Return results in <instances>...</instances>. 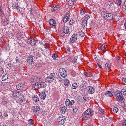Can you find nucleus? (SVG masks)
Here are the masks:
<instances>
[{"label": "nucleus", "mask_w": 126, "mask_h": 126, "mask_svg": "<svg viewBox=\"0 0 126 126\" xmlns=\"http://www.w3.org/2000/svg\"><path fill=\"white\" fill-rule=\"evenodd\" d=\"M94 114L91 109H88L83 114L82 116L86 119L91 117Z\"/></svg>", "instance_id": "1"}, {"label": "nucleus", "mask_w": 126, "mask_h": 126, "mask_svg": "<svg viewBox=\"0 0 126 126\" xmlns=\"http://www.w3.org/2000/svg\"><path fill=\"white\" fill-rule=\"evenodd\" d=\"M102 17L106 20H110L113 17V15L111 13H108L105 11H102L101 13Z\"/></svg>", "instance_id": "2"}, {"label": "nucleus", "mask_w": 126, "mask_h": 126, "mask_svg": "<svg viewBox=\"0 0 126 126\" xmlns=\"http://www.w3.org/2000/svg\"><path fill=\"white\" fill-rule=\"evenodd\" d=\"M121 92L118 90H117L114 92V95L116 97L118 101L122 102L125 100Z\"/></svg>", "instance_id": "3"}, {"label": "nucleus", "mask_w": 126, "mask_h": 126, "mask_svg": "<svg viewBox=\"0 0 126 126\" xmlns=\"http://www.w3.org/2000/svg\"><path fill=\"white\" fill-rule=\"evenodd\" d=\"M46 86L45 82H37L35 84H33V87H34L35 88H37L39 89L41 88H45Z\"/></svg>", "instance_id": "4"}, {"label": "nucleus", "mask_w": 126, "mask_h": 126, "mask_svg": "<svg viewBox=\"0 0 126 126\" xmlns=\"http://www.w3.org/2000/svg\"><path fill=\"white\" fill-rule=\"evenodd\" d=\"M65 117L63 115L59 116L57 120L59 125H62L65 122Z\"/></svg>", "instance_id": "5"}, {"label": "nucleus", "mask_w": 126, "mask_h": 126, "mask_svg": "<svg viewBox=\"0 0 126 126\" xmlns=\"http://www.w3.org/2000/svg\"><path fill=\"white\" fill-rule=\"evenodd\" d=\"M55 75V74L54 73H51L50 75L46 78L45 79L46 82H51L52 81L54 78V75Z\"/></svg>", "instance_id": "6"}, {"label": "nucleus", "mask_w": 126, "mask_h": 126, "mask_svg": "<svg viewBox=\"0 0 126 126\" xmlns=\"http://www.w3.org/2000/svg\"><path fill=\"white\" fill-rule=\"evenodd\" d=\"M59 72L61 76L63 77H65L66 76V73L64 68H60Z\"/></svg>", "instance_id": "7"}, {"label": "nucleus", "mask_w": 126, "mask_h": 126, "mask_svg": "<svg viewBox=\"0 0 126 126\" xmlns=\"http://www.w3.org/2000/svg\"><path fill=\"white\" fill-rule=\"evenodd\" d=\"M49 23L52 27L55 28H56V21L53 19H51L49 21Z\"/></svg>", "instance_id": "8"}, {"label": "nucleus", "mask_w": 126, "mask_h": 126, "mask_svg": "<svg viewBox=\"0 0 126 126\" xmlns=\"http://www.w3.org/2000/svg\"><path fill=\"white\" fill-rule=\"evenodd\" d=\"M77 35L76 34H74L71 36L70 41L71 43H73L77 40Z\"/></svg>", "instance_id": "9"}, {"label": "nucleus", "mask_w": 126, "mask_h": 126, "mask_svg": "<svg viewBox=\"0 0 126 126\" xmlns=\"http://www.w3.org/2000/svg\"><path fill=\"white\" fill-rule=\"evenodd\" d=\"M21 95V94L18 92H16L13 93L12 96L15 99H17Z\"/></svg>", "instance_id": "10"}, {"label": "nucleus", "mask_w": 126, "mask_h": 126, "mask_svg": "<svg viewBox=\"0 0 126 126\" xmlns=\"http://www.w3.org/2000/svg\"><path fill=\"white\" fill-rule=\"evenodd\" d=\"M27 62L30 64L32 63L33 61V56L32 55H30L28 56L27 59Z\"/></svg>", "instance_id": "11"}, {"label": "nucleus", "mask_w": 126, "mask_h": 126, "mask_svg": "<svg viewBox=\"0 0 126 126\" xmlns=\"http://www.w3.org/2000/svg\"><path fill=\"white\" fill-rule=\"evenodd\" d=\"M70 16V15L69 14H65L63 18V22L64 23L66 22L69 19Z\"/></svg>", "instance_id": "12"}, {"label": "nucleus", "mask_w": 126, "mask_h": 126, "mask_svg": "<svg viewBox=\"0 0 126 126\" xmlns=\"http://www.w3.org/2000/svg\"><path fill=\"white\" fill-rule=\"evenodd\" d=\"M63 32L65 34H67L69 32V28L67 26H64L63 28Z\"/></svg>", "instance_id": "13"}, {"label": "nucleus", "mask_w": 126, "mask_h": 126, "mask_svg": "<svg viewBox=\"0 0 126 126\" xmlns=\"http://www.w3.org/2000/svg\"><path fill=\"white\" fill-rule=\"evenodd\" d=\"M40 98L44 100L46 98V95L45 91L41 92L39 94Z\"/></svg>", "instance_id": "14"}, {"label": "nucleus", "mask_w": 126, "mask_h": 126, "mask_svg": "<svg viewBox=\"0 0 126 126\" xmlns=\"http://www.w3.org/2000/svg\"><path fill=\"white\" fill-rule=\"evenodd\" d=\"M61 113L62 114H64L66 111L67 109V108L64 105L61 104Z\"/></svg>", "instance_id": "15"}, {"label": "nucleus", "mask_w": 126, "mask_h": 126, "mask_svg": "<svg viewBox=\"0 0 126 126\" xmlns=\"http://www.w3.org/2000/svg\"><path fill=\"white\" fill-rule=\"evenodd\" d=\"M23 86L24 84L22 83H20L16 85V88L17 90H21L23 88Z\"/></svg>", "instance_id": "16"}, {"label": "nucleus", "mask_w": 126, "mask_h": 126, "mask_svg": "<svg viewBox=\"0 0 126 126\" xmlns=\"http://www.w3.org/2000/svg\"><path fill=\"white\" fill-rule=\"evenodd\" d=\"M32 108V111L34 112H36L39 111L40 110V108L37 106H34Z\"/></svg>", "instance_id": "17"}, {"label": "nucleus", "mask_w": 126, "mask_h": 126, "mask_svg": "<svg viewBox=\"0 0 126 126\" xmlns=\"http://www.w3.org/2000/svg\"><path fill=\"white\" fill-rule=\"evenodd\" d=\"M87 21L86 20L83 19L82 22H81L82 25L84 28H86L87 25Z\"/></svg>", "instance_id": "18"}, {"label": "nucleus", "mask_w": 126, "mask_h": 126, "mask_svg": "<svg viewBox=\"0 0 126 126\" xmlns=\"http://www.w3.org/2000/svg\"><path fill=\"white\" fill-rule=\"evenodd\" d=\"M113 93L110 91H107L105 93V95L107 97H111L113 95Z\"/></svg>", "instance_id": "19"}, {"label": "nucleus", "mask_w": 126, "mask_h": 126, "mask_svg": "<svg viewBox=\"0 0 126 126\" xmlns=\"http://www.w3.org/2000/svg\"><path fill=\"white\" fill-rule=\"evenodd\" d=\"M64 84L66 86H68L70 85L69 81L67 79H65L64 80Z\"/></svg>", "instance_id": "20"}, {"label": "nucleus", "mask_w": 126, "mask_h": 126, "mask_svg": "<svg viewBox=\"0 0 126 126\" xmlns=\"http://www.w3.org/2000/svg\"><path fill=\"white\" fill-rule=\"evenodd\" d=\"M32 98L33 101L35 102H37L39 100V97L36 95H35L32 97Z\"/></svg>", "instance_id": "21"}, {"label": "nucleus", "mask_w": 126, "mask_h": 126, "mask_svg": "<svg viewBox=\"0 0 126 126\" xmlns=\"http://www.w3.org/2000/svg\"><path fill=\"white\" fill-rule=\"evenodd\" d=\"M105 66V67H107L106 69L108 71L110 69V68L111 67V65L110 63H107L106 64Z\"/></svg>", "instance_id": "22"}, {"label": "nucleus", "mask_w": 126, "mask_h": 126, "mask_svg": "<svg viewBox=\"0 0 126 126\" xmlns=\"http://www.w3.org/2000/svg\"><path fill=\"white\" fill-rule=\"evenodd\" d=\"M2 85L7 88H8L10 86V83L8 82H2Z\"/></svg>", "instance_id": "23"}, {"label": "nucleus", "mask_w": 126, "mask_h": 126, "mask_svg": "<svg viewBox=\"0 0 126 126\" xmlns=\"http://www.w3.org/2000/svg\"><path fill=\"white\" fill-rule=\"evenodd\" d=\"M88 92L90 94H92L94 92V89L93 87H91L88 90Z\"/></svg>", "instance_id": "24"}, {"label": "nucleus", "mask_w": 126, "mask_h": 126, "mask_svg": "<svg viewBox=\"0 0 126 126\" xmlns=\"http://www.w3.org/2000/svg\"><path fill=\"white\" fill-rule=\"evenodd\" d=\"M78 106L77 105H76L74 106L73 107V111L74 112L76 113L78 110Z\"/></svg>", "instance_id": "25"}, {"label": "nucleus", "mask_w": 126, "mask_h": 126, "mask_svg": "<svg viewBox=\"0 0 126 126\" xmlns=\"http://www.w3.org/2000/svg\"><path fill=\"white\" fill-rule=\"evenodd\" d=\"M34 123L33 119H30L28 120V124L30 125H33Z\"/></svg>", "instance_id": "26"}, {"label": "nucleus", "mask_w": 126, "mask_h": 126, "mask_svg": "<svg viewBox=\"0 0 126 126\" xmlns=\"http://www.w3.org/2000/svg\"><path fill=\"white\" fill-rule=\"evenodd\" d=\"M9 21L7 19H4V20L3 21L2 24L3 25L5 26L8 24Z\"/></svg>", "instance_id": "27"}, {"label": "nucleus", "mask_w": 126, "mask_h": 126, "mask_svg": "<svg viewBox=\"0 0 126 126\" xmlns=\"http://www.w3.org/2000/svg\"><path fill=\"white\" fill-rule=\"evenodd\" d=\"M30 44L32 46L36 44V42L35 41L34 39H32L30 40Z\"/></svg>", "instance_id": "28"}, {"label": "nucleus", "mask_w": 126, "mask_h": 126, "mask_svg": "<svg viewBox=\"0 0 126 126\" xmlns=\"http://www.w3.org/2000/svg\"><path fill=\"white\" fill-rule=\"evenodd\" d=\"M8 75H7L5 74V75H3L2 78V80L3 81L6 80L8 79Z\"/></svg>", "instance_id": "29"}, {"label": "nucleus", "mask_w": 126, "mask_h": 126, "mask_svg": "<svg viewBox=\"0 0 126 126\" xmlns=\"http://www.w3.org/2000/svg\"><path fill=\"white\" fill-rule=\"evenodd\" d=\"M77 33L81 37H82L85 35V33L82 32L81 31L78 32Z\"/></svg>", "instance_id": "30"}, {"label": "nucleus", "mask_w": 126, "mask_h": 126, "mask_svg": "<svg viewBox=\"0 0 126 126\" xmlns=\"http://www.w3.org/2000/svg\"><path fill=\"white\" fill-rule=\"evenodd\" d=\"M115 2L116 4L120 6L121 5L122 2V0H115Z\"/></svg>", "instance_id": "31"}, {"label": "nucleus", "mask_w": 126, "mask_h": 126, "mask_svg": "<svg viewBox=\"0 0 126 126\" xmlns=\"http://www.w3.org/2000/svg\"><path fill=\"white\" fill-rule=\"evenodd\" d=\"M70 99H67L65 100V105L67 106H70Z\"/></svg>", "instance_id": "32"}, {"label": "nucleus", "mask_w": 126, "mask_h": 126, "mask_svg": "<svg viewBox=\"0 0 126 126\" xmlns=\"http://www.w3.org/2000/svg\"><path fill=\"white\" fill-rule=\"evenodd\" d=\"M104 110L102 109H100L98 111V112L101 115H102L104 114Z\"/></svg>", "instance_id": "33"}, {"label": "nucleus", "mask_w": 126, "mask_h": 126, "mask_svg": "<svg viewBox=\"0 0 126 126\" xmlns=\"http://www.w3.org/2000/svg\"><path fill=\"white\" fill-rule=\"evenodd\" d=\"M118 111V108L116 107H114L113 108V111L115 113H117Z\"/></svg>", "instance_id": "34"}, {"label": "nucleus", "mask_w": 126, "mask_h": 126, "mask_svg": "<svg viewBox=\"0 0 126 126\" xmlns=\"http://www.w3.org/2000/svg\"><path fill=\"white\" fill-rule=\"evenodd\" d=\"M78 87L77 84L76 83H74L72 84V88L73 89H76Z\"/></svg>", "instance_id": "35"}, {"label": "nucleus", "mask_w": 126, "mask_h": 126, "mask_svg": "<svg viewBox=\"0 0 126 126\" xmlns=\"http://www.w3.org/2000/svg\"><path fill=\"white\" fill-rule=\"evenodd\" d=\"M75 21L74 19H71L69 22V24L70 25L73 24L75 22Z\"/></svg>", "instance_id": "36"}, {"label": "nucleus", "mask_w": 126, "mask_h": 126, "mask_svg": "<svg viewBox=\"0 0 126 126\" xmlns=\"http://www.w3.org/2000/svg\"><path fill=\"white\" fill-rule=\"evenodd\" d=\"M121 92L123 94V95H125L126 96V89H123L121 90Z\"/></svg>", "instance_id": "37"}, {"label": "nucleus", "mask_w": 126, "mask_h": 126, "mask_svg": "<svg viewBox=\"0 0 126 126\" xmlns=\"http://www.w3.org/2000/svg\"><path fill=\"white\" fill-rule=\"evenodd\" d=\"M122 8L123 10H126V0L124 3L123 4Z\"/></svg>", "instance_id": "38"}, {"label": "nucleus", "mask_w": 126, "mask_h": 126, "mask_svg": "<svg viewBox=\"0 0 126 126\" xmlns=\"http://www.w3.org/2000/svg\"><path fill=\"white\" fill-rule=\"evenodd\" d=\"M73 1L72 0H69L68 2V4L69 5L71 6L74 3V0Z\"/></svg>", "instance_id": "39"}, {"label": "nucleus", "mask_w": 126, "mask_h": 126, "mask_svg": "<svg viewBox=\"0 0 126 126\" xmlns=\"http://www.w3.org/2000/svg\"><path fill=\"white\" fill-rule=\"evenodd\" d=\"M85 74L86 76H87L88 77H90L92 76L91 74L90 73L89 71L86 72Z\"/></svg>", "instance_id": "40"}, {"label": "nucleus", "mask_w": 126, "mask_h": 126, "mask_svg": "<svg viewBox=\"0 0 126 126\" xmlns=\"http://www.w3.org/2000/svg\"><path fill=\"white\" fill-rule=\"evenodd\" d=\"M57 5H56L55 6H54V7L53 8H51V10L52 11H56L57 10Z\"/></svg>", "instance_id": "41"}, {"label": "nucleus", "mask_w": 126, "mask_h": 126, "mask_svg": "<svg viewBox=\"0 0 126 126\" xmlns=\"http://www.w3.org/2000/svg\"><path fill=\"white\" fill-rule=\"evenodd\" d=\"M85 13V11L84 10L82 9H81L80 12V13L81 15H84Z\"/></svg>", "instance_id": "42"}, {"label": "nucleus", "mask_w": 126, "mask_h": 126, "mask_svg": "<svg viewBox=\"0 0 126 126\" xmlns=\"http://www.w3.org/2000/svg\"><path fill=\"white\" fill-rule=\"evenodd\" d=\"M100 49L102 51H104L106 49V47L105 46L102 45V46L100 47Z\"/></svg>", "instance_id": "43"}, {"label": "nucleus", "mask_w": 126, "mask_h": 126, "mask_svg": "<svg viewBox=\"0 0 126 126\" xmlns=\"http://www.w3.org/2000/svg\"><path fill=\"white\" fill-rule=\"evenodd\" d=\"M78 57L77 56H75L74 57V59L72 60V62L75 63L76 62V60L78 59Z\"/></svg>", "instance_id": "44"}, {"label": "nucleus", "mask_w": 126, "mask_h": 126, "mask_svg": "<svg viewBox=\"0 0 126 126\" xmlns=\"http://www.w3.org/2000/svg\"><path fill=\"white\" fill-rule=\"evenodd\" d=\"M70 106H72L75 103V101L74 100H70Z\"/></svg>", "instance_id": "45"}, {"label": "nucleus", "mask_w": 126, "mask_h": 126, "mask_svg": "<svg viewBox=\"0 0 126 126\" xmlns=\"http://www.w3.org/2000/svg\"><path fill=\"white\" fill-rule=\"evenodd\" d=\"M122 124L123 126H126V120H125L123 121Z\"/></svg>", "instance_id": "46"}, {"label": "nucleus", "mask_w": 126, "mask_h": 126, "mask_svg": "<svg viewBox=\"0 0 126 126\" xmlns=\"http://www.w3.org/2000/svg\"><path fill=\"white\" fill-rule=\"evenodd\" d=\"M58 55L57 54H54L52 56V58L54 59H56L57 58Z\"/></svg>", "instance_id": "47"}, {"label": "nucleus", "mask_w": 126, "mask_h": 126, "mask_svg": "<svg viewBox=\"0 0 126 126\" xmlns=\"http://www.w3.org/2000/svg\"><path fill=\"white\" fill-rule=\"evenodd\" d=\"M84 18L86 20H88L90 18V17L88 15H86L84 16Z\"/></svg>", "instance_id": "48"}, {"label": "nucleus", "mask_w": 126, "mask_h": 126, "mask_svg": "<svg viewBox=\"0 0 126 126\" xmlns=\"http://www.w3.org/2000/svg\"><path fill=\"white\" fill-rule=\"evenodd\" d=\"M75 74L76 72L74 71H73L72 72L71 74L73 76H74L75 75Z\"/></svg>", "instance_id": "49"}, {"label": "nucleus", "mask_w": 126, "mask_h": 126, "mask_svg": "<svg viewBox=\"0 0 126 126\" xmlns=\"http://www.w3.org/2000/svg\"><path fill=\"white\" fill-rule=\"evenodd\" d=\"M83 98L85 100H86L88 98V97L87 95H85L83 96Z\"/></svg>", "instance_id": "50"}, {"label": "nucleus", "mask_w": 126, "mask_h": 126, "mask_svg": "<svg viewBox=\"0 0 126 126\" xmlns=\"http://www.w3.org/2000/svg\"><path fill=\"white\" fill-rule=\"evenodd\" d=\"M16 10L17 11V12H19V13H20L21 11L19 8V7L18 6V7H17L16 8Z\"/></svg>", "instance_id": "51"}, {"label": "nucleus", "mask_w": 126, "mask_h": 126, "mask_svg": "<svg viewBox=\"0 0 126 126\" xmlns=\"http://www.w3.org/2000/svg\"><path fill=\"white\" fill-rule=\"evenodd\" d=\"M4 114L5 117H6L8 116V114L6 112H4Z\"/></svg>", "instance_id": "52"}, {"label": "nucleus", "mask_w": 126, "mask_h": 126, "mask_svg": "<svg viewBox=\"0 0 126 126\" xmlns=\"http://www.w3.org/2000/svg\"><path fill=\"white\" fill-rule=\"evenodd\" d=\"M16 62H19V58L17 57H16Z\"/></svg>", "instance_id": "53"}, {"label": "nucleus", "mask_w": 126, "mask_h": 126, "mask_svg": "<svg viewBox=\"0 0 126 126\" xmlns=\"http://www.w3.org/2000/svg\"><path fill=\"white\" fill-rule=\"evenodd\" d=\"M112 4V2L111 1H109L108 2V4L110 6H111Z\"/></svg>", "instance_id": "54"}, {"label": "nucleus", "mask_w": 126, "mask_h": 126, "mask_svg": "<svg viewBox=\"0 0 126 126\" xmlns=\"http://www.w3.org/2000/svg\"><path fill=\"white\" fill-rule=\"evenodd\" d=\"M18 3H15V6L14 7H15V8H16H16H17V7H18L19 6L18 5Z\"/></svg>", "instance_id": "55"}, {"label": "nucleus", "mask_w": 126, "mask_h": 126, "mask_svg": "<svg viewBox=\"0 0 126 126\" xmlns=\"http://www.w3.org/2000/svg\"><path fill=\"white\" fill-rule=\"evenodd\" d=\"M28 97V95H25V94L23 95V98L24 99H26Z\"/></svg>", "instance_id": "56"}, {"label": "nucleus", "mask_w": 126, "mask_h": 126, "mask_svg": "<svg viewBox=\"0 0 126 126\" xmlns=\"http://www.w3.org/2000/svg\"><path fill=\"white\" fill-rule=\"evenodd\" d=\"M97 65L99 67V68H102V66H101L100 64V63H97Z\"/></svg>", "instance_id": "57"}, {"label": "nucleus", "mask_w": 126, "mask_h": 126, "mask_svg": "<svg viewBox=\"0 0 126 126\" xmlns=\"http://www.w3.org/2000/svg\"><path fill=\"white\" fill-rule=\"evenodd\" d=\"M122 80L125 82L126 83V78H123L122 79Z\"/></svg>", "instance_id": "58"}, {"label": "nucleus", "mask_w": 126, "mask_h": 126, "mask_svg": "<svg viewBox=\"0 0 126 126\" xmlns=\"http://www.w3.org/2000/svg\"><path fill=\"white\" fill-rule=\"evenodd\" d=\"M7 65L10 67L12 66L11 63H9L7 64Z\"/></svg>", "instance_id": "59"}, {"label": "nucleus", "mask_w": 126, "mask_h": 126, "mask_svg": "<svg viewBox=\"0 0 126 126\" xmlns=\"http://www.w3.org/2000/svg\"><path fill=\"white\" fill-rule=\"evenodd\" d=\"M67 51L68 52H70V48H68L67 49Z\"/></svg>", "instance_id": "60"}, {"label": "nucleus", "mask_w": 126, "mask_h": 126, "mask_svg": "<svg viewBox=\"0 0 126 126\" xmlns=\"http://www.w3.org/2000/svg\"><path fill=\"white\" fill-rule=\"evenodd\" d=\"M11 113L13 114H15V111H12L11 112Z\"/></svg>", "instance_id": "61"}, {"label": "nucleus", "mask_w": 126, "mask_h": 126, "mask_svg": "<svg viewBox=\"0 0 126 126\" xmlns=\"http://www.w3.org/2000/svg\"><path fill=\"white\" fill-rule=\"evenodd\" d=\"M117 59L118 60H120V58L119 57H117Z\"/></svg>", "instance_id": "62"}, {"label": "nucleus", "mask_w": 126, "mask_h": 126, "mask_svg": "<svg viewBox=\"0 0 126 126\" xmlns=\"http://www.w3.org/2000/svg\"><path fill=\"white\" fill-rule=\"evenodd\" d=\"M2 117V113L1 112H0V117L1 118Z\"/></svg>", "instance_id": "63"}, {"label": "nucleus", "mask_w": 126, "mask_h": 126, "mask_svg": "<svg viewBox=\"0 0 126 126\" xmlns=\"http://www.w3.org/2000/svg\"><path fill=\"white\" fill-rule=\"evenodd\" d=\"M124 26L125 27V29L126 31V23H125Z\"/></svg>", "instance_id": "64"}]
</instances>
